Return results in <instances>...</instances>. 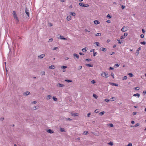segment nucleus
I'll list each match as a JSON object with an SVG mask.
<instances>
[{
    "mask_svg": "<svg viewBox=\"0 0 146 146\" xmlns=\"http://www.w3.org/2000/svg\"><path fill=\"white\" fill-rule=\"evenodd\" d=\"M101 76L103 77H104L105 76L106 78H107L109 77V76L108 75V74L106 72H104L102 74H101Z\"/></svg>",
    "mask_w": 146,
    "mask_h": 146,
    "instance_id": "obj_1",
    "label": "nucleus"
},
{
    "mask_svg": "<svg viewBox=\"0 0 146 146\" xmlns=\"http://www.w3.org/2000/svg\"><path fill=\"white\" fill-rule=\"evenodd\" d=\"M128 27L125 26H123V28L121 29V31L123 32H125L128 30Z\"/></svg>",
    "mask_w": 146,
    "mask_h": 146,
    "instance_id": "obj_2",
    "label": "nucleus"
},
{
    "mask_svg": "<svg viewBox=\"0 0 146 146\" xmlns=\"http://www.w3.org/2000/svg\"><path fill=\"white\" fill-rule=\"evenodd\" d=\"M56 86L58 87H64L65 85L63 84H61L60 83H58L56 84Z\"/></svg>",
    "mask_w": 146,
    "mask_h": 146,
    "instance_id": "obj_3",
    "label": "nucleus"
},
{
    "mask_svg": "<svg viewBox=\"0 0 146 146\" xmlns=\"http://www.w3.org/2000/svg\"><path fill=\"white\" fill-rule=\"evenodd\" d=\"M25 13L28 17L29 16V10L27 9V8H26Z\"/></svg>",
    "mask_w": 146,
    "mask_h": 146,
    "instance_id": "obj_4",
    "label": "nucleus"
},
{
    "mask_svg": "<svg viewBox=\"0 0 146 146\" xmlns=\"http://www.w3.org/2000/svg\"><path fill=\"white\" fill-rule=\"evenodd\" d=\"M45 56V54H42L41 55L38 56V58H40V59L42 58H44Z\"/></svg>",
    "mask_w": 146,
    "mask_h": 146,
    "instance_id": "obj_5",
    "label": "nucleus"
},
{
    "mask_svg": "<svg viewBox=\"0 0 146 146\" xmlns=\"http://www.w3.org/2000/svg\"><path fill=\"white\" fill-rule=\"evenodd\" d=\"M71 114L72 116H74V117L78 116L79 115V114L78 113H72Z\"/></svg>",
    "mask_w": 146,
    "mask_h": 146,
    "instance_id": "obj_6",
    "label": "nucleus"
},
{
    "mask_svg": "<svg viewBox=\"0 0 146 146\" xmlns=\"http://www.w3.org/2000/svg\"><path fill=\"white\" fill-rule=\"evenodd\" d=\"M46 131L48 133H54L53 131H52L51 129H47Z\"/></svg>",
    "mask_w": 146,
    "mask_h": 146,
    "instance_id": "obj_7",
    "label": "nucleus"
},
{
    "mask_svg": "<svg viewBox=\"0 0 146 146\" xmlns=\"http://www.w3.org/2000/svg\"><path fill=\"white\" fill-rule=\"evenodd\" d=\"M73 56L75 57H76L77 59L79 58V55L76 53H74L73 54Z\"/></svg>",
    "mask_w": 146,
    "mask_h": 146,
    "instance_id": "obj_8",
    "label": "nucleus"
},
{
    "mask_svg": "<svg viewBox=\"0 0 146 146\" xmlns=\"http://www.w3.org/2000/svg\"><path fill=\"white\" fill-rule=\"evenodd\" d=\"M66 19L68 21H69L71 19V17L70 15L68 16L66 18Z\"/></svg>",
    "mask_w": 146,
    "mask_h": 146,
    "instance_id": "obj_9",
    "label": "nucleus"
},
{
    "mask_svg": "<svg viewBox=\"0 0 146 146\" xmlns=\"http://www.w3.org/2000/svg\"><path fill=\"white\" fill-rule=\"evenodd\" d=\"M39 108V106H37L34 107L33 108V110H36L38 109Z\"/></svg>",
    "mask_w": 146,
    "mask_h": 146,
    "instance_id": "obj_10",
    "label": "nucleus"
},
{
    "mask_svg": "<svg viewBox=\"0 0 146 146\" xmlns=\"http://www.w3.org/2000/svg\"><path fill=\"white\" fill-rule=\"evenodd\" d=\"M13 17L14 18L17 20V22H18L19 21V20L17 16V15L14 16Z\"/></svg>",
    "mask_w": 146,
    "mask_h": 146,
    "instance_id": "obj_11",
    "label": "nucleus"
},
{
    "mask_svg": "<svg viewBox=\"0 0 146 146\" xmlns=\"http://www.w3.org/2000/svg\"><path fill=\"white\" fill-rule=\"evenodd\" d=\"M60 39H63V40H67V38H65L63 36H62L61 35H60Z\"/></svg>",
    "mask_w": 146,
    "mask_h": 146,
    "instance_id": "obj_12",
    "label": "nucleus"
},
{
    "mask_svg": "<svg viewBox=\"0 0 146 146\" xmlns=\"http://www.w3.org/2000/svg\"><path fill=\"white\" fill-rule=\"evenodd\" d=\"M49 68L51 69H53L55 68V66L54 65H51L49 66Z\"/></svg>",
    "mask_w": 146,
    "mask_h": 146,
    "instance_id": "obj_13",
    "label": "nucleus"
},
{
    "mask_svg": "<svg viewBox=\"0 0 146 146\" xmlns=\"http://www.w3.org/2000/svg\"><path fill=\"white\" fill-rule=\"evenodd\" d=\"M30 92L28 91H27L24 93V94L26 96H28L30 94Z\"/></svg>",
    "mask_w": 146,
    "mask_h": 146,
    "instance_id": "obj_14",
    "label": "nucleus"
},
{
    "mask_svg": "<svg viewBox=\"0 0 146 146\" xmlns=\"http://www.w3.org/2000/svg\"><path fill=\"white\" fill-rule=\"evenodd\" d=\"M60 131L62 132H65V131L64 129L63 128H62L61 127L60 128Z\"/></svg>",
    "mask_w": 146,
    "mask_h": 146,
    "instance_id": "obj_15",
    "label": "nucleus"
},
{
    "mask_svg": "<svg viewBox=\"0 0 146 146\" xmlns=\"http://www.w3.org/2000/svg\"><path fill=\"white\" fill-rule=\"evenodd\" d=\"M65 81L67 82H72V80H70L66 79L65 80Z\"/></svg>",
    "mask_w": 146,
    "mask_h": 146,
    "instance_id": "obj_16",
    "label": "nucleus"
},
{
    "mask_svg": "<svg viewBox=\"0 0 146 146\" xmlns=\"http://www.w3.org/2000/svg\"><path fill=\"white\" fill-rule=\"evenodd\" d=\"M137 96L138 97V98H139L140 96V94L138 93H137L136 94H134L133 95V96Z\"/></svg>",
    "mask_w": 146,
    "mask_h": 146,
    "instance_id": "obj_17",
    "label": "nucleus"
},
{
    "mask_svg": "<svg viewBox=\"0 0 146 146\" xmlns=\"http://www.w3.org/2000/svg\"><path fill=\"white\" fill-rule=\"evenodd\" d=\"M94 23L95 24L97 25L99 23V22L97 20H95L94 21Z\"/></svg>",
    "mask_w": 146,
    "mask_h": 146,
    "instance_id": "obj_18",
    "label": "nucleus"
},
{
    "mask_svg": "<svg viewBox=\"0 0 146 146\" xmlns=\"http://www.w3.org/2000/svg\"><path fill=\"white\" fill-rule=\"evenodd\" d=\"M105 113V112L104 111H102L101 112H100L99 113V114L100 115H103Z\"/></svg>",
    "mask_w": 146,
    "mask_h": 146,
    "instance_id": "obj_19",
    "label": "nucleus"
},
{
    "mask_svg": "<svg viewBox=\"0 0 146 146\" xmlns=\"http://www.w3.org/2000/svg\"><path fill=\"white\" fill-rule=\"evenodd\" d=\"M86 66H87L88 67H92L93 66V65L92 64H86Z\"/></svg>",
    "mask_w": 146,
    "mask_h": 146,
    "instance_id": "obj_20",
    "label": "nucleus"
},
{
    "mask_svg": "<svg viewBox=\"0 0 146 146\" xmlns=\"http://www.w3.org/2000/svg\"><path fill=\"white\" fill-rule=\"evenodd\" d=\"M70 14L73 16H75L76 15V14L75 13L71 12Z\"/></svg>",
    "mask_w": 146,
    "mask_h": 146,
    "instance_id": "obj_21",
    "label": "nucleus"
},
{
    "mask_svg": "<svg viewBox=\"0 0 146 146\" xmlns=\"http://www.w3.org/2000/svg\"><path fill=\"white\" fill-rule=\"evenodd\" d=\"M108 126H110V127H113V125L112 123H109L108 124Z\"/></svg>",
    "mask_w": 146,
    "mask_h": 146,
    "instance_id": "obj_22",
    "label": "nucleus"
},
{
    "mask_svg": "<svg viewBox=\"0 0 146 146\" xmlns=\"http://www.w3.org/2000/svg\"><path fill=\"white\" fill-rule=\"evenodd\" d=\"M101 35V33H98L95 35L96 36H100Z\"/></svg>",
    "mask_w": 146,
    "mask_h": 146,
    "instance_id": "obj_23",
    "label": "nucleus"
},
{
    "mask_svg": "<svg viewBox=\"0 0 146 146\" xmlns=\"http://www.w3.org/2000/svg\"><path fill=\"white\" fill-rule=\"evenodd\" d=\"M141 49V47H139V48L137 49V50L136 53H137L138 54H139V50H140Z\"/></svg>",
    "mask_w": 146,
    "mask_h": 146,
    "instance_id": "obj_24",
    "label": "nucleus"
},
{
    "mask_svg": "<svg viewBox=\"0 0 146 146\" xmlns=\"http://www.w3.org/2000/svg\"><path fill=\"white\" fill-rule=\"evenodd\" d=\"M13 16L17 15V14L15 11H13Z\"/></svg>",
    "mask_w": 146,
    "mask_h": 146,
    "instance_id": "obj_25",
    "label": "nucleus"
},
{
    "mask_svg": "<svg viewBox=\"0 0 146 146\" xmlns=\"http://www.w3.org/2000/svg\"><path fill=\"white\" fill-rule=\"evenodd\" d=\"M128 75H129L130 77H132L133 76V75L131 73H129Z\"/></svg>",
    "mask_w": 146,
    "mask_h": 146,
    "instance_id": "obj_26",
    "label": "nucleus"
},
{
    "mask_svg": "<svg viewBox=\"0 0 146 146\" xmlns=\"http://www.w3.org/2000/svg\"><path fill=\"white\" fill-rule=\"evenodd\" d=\"M51 96L50 95H48L47 96V99L48 100L50 99L51 98Z\"/></svg>",
    "mask_w": 146,
    "mask_h": 146,
    "instance_id": "obj_27",
    "label": "nucleus"
},
{
    "mask_svg": "<svg viewBox=\"0 0 146 146\" xmlns=\"http://www.w3.org/2000/svg\"><path fill=\"white\" fill-rule=\"evenodd\" d=\"M79 4L80 5V6H81L82 7H84V4L83 3H79Z\"/></svg>",
    "mask_w": 146,
    "mask_h": 146,
    "instance_id": "obj_28",
    "label": "nucleus"
},
{
    "mask_svg": "<svg viewBox=\"0 0 146 146\" xmlns=\"http://www.w3.org/2000/svg\"><path fill=\"white\" fill-rule=\"evenodd\" d=\"M127 77L126 76H124L122 80H126L127 79Z\"/></svg>",
    "mask_w": 146,
    "mask_h": 146,
    "instance_id": "obj_29",
    "label": "nucleus"
},
{
    "mask_svg": "<svg viewBox=\"0 0 146 146\" xmlns=\"http://www.w3.org/2000/svg\"><path fill=\"white\" fill-rule=\"evenodd\" d=\"M111 84L113 86H118V85L117 84H116L115 83H111Z\"/></svg>",
    "mask_w": 146,
    "mask_h": 146,
    "instance_id": "obj_30",
    "label": "nucleus"
},
{
    "mask_svg": "<svg viewBox=\"0 0 146 146\" xmlns=\"http://www.w3.org/2000/svg\"><path fill=\"white\" fill-rule=\"evenodd\" d=\"M140 43L141 44H144V45H145L146 44V43L145 41L141 42Z\"/></svg>",
    "mask_w": 146,
    "mask_h": 146,
    "instance_id": "obj_31",
    "label": "nucleus"
},
{
    "mask_svg": "<svg viewBox=\"0 0 146 146\" xmlns=\"http://www.w3.org/2000/svg\"><path fill=\"white\" fill-rule=\"evenodd\" d=\"M82 51L84 52H86L87 50L86 48H84L82 50Z\"/></svg>",
    "mask_w": 146,
    "mask_h": 146,
    "instance_id": "obj_32",
    "label": "nucleus"
},
{
    "mask_svg": "<svg viewBox=\"0 0 146 146\" xmlns=\"http://www.w3.org/2000/svg\"><path fill=\"white\" fill-rule=\"evenodd\" d=\"M53 99L55 101H57V99L55 97H53Z\"/></svg>",
    "mask_w": 146,
    "mask_h": 146,
    "instance_id": "obj_33",
    "label": "nucleus"
},
{
    "mask_svg": "<svg viewBox=\"0 0 146 146\" xmlns=\"http://www.w3.org/2000/svg\"><path fill=\"white\" fill-rule=\"evenodd\" d=\"M67 68V66H62L61 67V68L62 69H65L66 68Z\"/></svg>",
    "mask_w": 146,
    "mask_h": 146,
    "instance_id": "obj_34",
    "label": "nucleus"
},
{
    "mask_svg": "<svg viewBox=\"0 0 146 146\" xmlns=\"http://www.w3.org/2000/svg\"><path fill=\"white\" fill-rule=\"evenodd\" d=\"M93 96L96 99L98 97V96H97V95L96 94H93Z\"/></svg>",
    "mask_w": 146,
    "mask_h": 146,
    "instance_id": "obj_35",
    "label": "nucleus"
},
{
    "mask_svg": "<svg viewBox=\"0 0 146 146\" xmlns=\"http://www.w3.org/2000/svg\"><path fill=\"white\" fill-rule=\"evenodd\" d=\"M139 123H137L134 126L135 127H136L138 126H139Z\"/></svg>",
    "mask_w": 146,
    "mask_h": 146,
    "instance_id": "obj_36",
    "label": "nucleus"
},
{
    "mask_svg": "<svg viewBox=\"0 0 146 146\" xmlns=\"http://www.w3.org/2000/svg\"><path fill=\"white\" fill-rule=\"evenodd\" d=\"M98 54V53L97 52H94L93 54V56H96Z\"/></svg>",
    "mask_w": 146,
    "mask_h": 146,
    "instance_id": "obj_37",
    "label": "nucleus"
},
{
    "mask_svg": "<svg viewBox=\"0 0 146 146\" xmlns=\"http://www.w3.org/2000/svg\"><path fill=\"white\" fill-rule=\"evenodd\" d=\"M89 6V5L88 4H84V7H88Z\"/></svg>",
    "mask_w": 146,
    "mask_h": 146,
    "instance_id": "obj_38",
    "label": "nucleus"
},
{
    "mask_svg": "<svg viewBox=\"0 0 146 146\" xmlns=\"http://www.w3.org/2000/svg\"><path fill=\"white\" fill-rule=\"evenodd\" d=\"M105 101L107 102H108L110 101V100L108 99H105Z\"/></svg>",
    "mask_w": 146,
    "mask_h": 146,
    "instance_id": "obj_39",
    "label": "nucleus"
},
{
    "mask_svg": "<svg viewBox=\"0 0 146 146\" xmlns=\"http://www.w3.org/2000/svg\"><path fill=\"white\" fill-rule=\"evenodd\" d=\"M107 18H109L110 19L111 18V16L109 14H108L107 15Z\"/></svg>",
    "mask_w": 146,
    "mask_h": 146,
    "instance_id": "obj_40",
    "label": "nucleus"
},
{
    "mask_svg": "<svg viewBox=\"0 0 146 146\" xmlns=\"http://www.w3.org/2000/svg\"><path fill=\"white\" fill-rule=\"evenodd\" d=\"M86 60L87 61H91V60L90 58H87L86 59Z\"/></svg>",
    "mask_w": 146,
    "mask_h": 146,
    "instance_id": "obj_41",
    "label": "nucleus"
},
{
    "mask_svg": "<svg viewBox=\"0 0 146 146\" xmlns=\"http://www.w3.org/2000/svg\"><path fill=\"white\" fill-rule=\"evenodd\" d=\"M135 90H139V87H135Z\"/></svg>",
    "mask_w": 146,
    "mask_h": 146,
    "instance_id": "obj_42",
    "label": "nucleus"
},
{
    "mask_svg": "<svg viewBox=\"0 0 146 146\" xmlns=\"http://www.w3.org/2000/svg\"><path fill=\"white\" fill-rule=\"evenodd\" d=\"M120 5L122 9H123L125 8V6L122 5L121 4Z\"/></svg>",
    "mask_w": 146,
    "mask_h": 146,
    "instance_id": "obj_43",
    "label": "nucleus"
},
{
    "mask_svg": "<svg viewBox=\"0 0 146 146\" xmlns=\"http://www.w3.org/2000/svg\"><path fill=\"white\" fill-rule=\"evenodd\" d=\"M82 68V66H79L78 67V70H79L81 69Z\"/></svg>",
    "mask_w": 146,
    "mask_h": 146,
    "instance_id": "obj_44",
    "label": "nucleus"
},
{
    "mask_svg": "<svg viewBox=\"0 0 146 146\" xmlns=\"http://www.w3.org/2000/svg\"><path fill=\"white\" fill-rule=\"evenodd\" d=\"M88 133V131H84V133H84V135H87V134Z\"/></svg>",
    "mask_w": 146,
    "mask_h": 146,
    "instance_id": "obj_45",
    "label": "nucleus"
},
{
    "mask_svg": "<svg viewBox=\"0 0 146 146\" xmlns=\"http://www.w3.org/2000/svg\"><path fill=\"white\" fill-rule=\"evenodd\" d=\"M95 43L96 44L97 46H99V43L98 42H96Z\"/></svg>",
    "mask_w": 146,
    "mask_h": 146,
    "instance_id": "obj_46",
    "label": "nucleus"
},
{
    "mask_svg": "<svg viewBox=\"0 0 146 146\" xmlns=\"http://www.w3.org/2000/svg\"><path fill=\"white\" fill-rule=\"evenodd\" d=\"M109 144L110 145H112L113 144V143L112 142H110L109 143Z\"/></svg>",
    "mask_w": 146,
    "mask_h": 146,
    "instance_id": "obj_47",
    "label": "nucleus"
},
{
    "mask_svg": "<svg viewBox=\"0 0 146 146\" xmlns=\"http://www.w3.org/2000/svg\"><path fill=\"white\" fill-rule=\"evenodd\" d=\"M102 50L103 51L105 52L106 51V48H102Z\"/></svg>",
    "mask_w": 146,
    "mask_h": 146,
    "instance_id": "obj_48",
    "label": "nucleus"
},
{
    "mask_svg": "<svg viewBox=\"0 0 146 146\" xmlns=\"http://www.w3.org/2000/svg\"><path fill=\"white\" fill-rule=\"evenodd\" d=\"M66 120L67 121H68V120L71 121L72 120V119L70 118H66Z\"/></svg>",
    "mask_w": 146,
    "mask_h": 146,
    "instance_id": "obj_49",
    "label": "nucleus"
},
{
    "mask_svg": "<svg viewBox=\"0 0 146 146\" xmlns=\"http://www.w3.org/2000/svg\"><path fill=\"white\" fill-rule=\"evenodd\" d=\"M128 35V33H125L124 34L123 36H127Z\"/></svg>",
    "mask_w": 146,
    "mask_h": 146,
    "instance_id": "obj_50",
    "label": "nucleus"
},
{
    "mask_svg": "<svg viewBox=\"0 0 146 146\" xmlns=\"http://www.w3.org/2000/svg\"><path fill=\"white\" fill-rule=\"evenodd\" d=\"M53 40V39L52 38H50L49 39V42H52Z\"/></svg>",
    "mask_w": 146,
    "mask_h": 146,
    "instance_id": "obj_51",
    "label": "nucleus"
},
{
    "mask_svg": "<svg viewBox=\"0 0 146 146\" xmlns=\"http://www.w3.org/2000/svg\"><path fill=\"white\" fill-rule=\"evenodd\" d=\"M109 69L110 70H112L114 69V68L112 67H110L109 68Z\"/></svg>",
    "mask_w": 146,
    "mask_h": 146,
    "instance_id": "obj_52",
    "label": "nucleus"
},
{
    "mask_svg": "<svg viewBox=\"0 0 146 146\" xmlns=\"http://www.w3.org/2000/svg\"><path fill=\"white\" fill-rule=\"evenodd\" d=\"M125 38V37L123 36H121L120 37V38L121 39H123Z\"/></svg>",
    "mask_w": 146,
    "mask_h": 146,
    "instance_id": "obj_53",
    "label": "nucleus"
},
{
    "mask_svg": "<svg viewBox=\"0 0 146 146\" xmlns=\"http://www.w3.org/2000/svg\"><path fill=\"white\" fill-rule=\"evenodd\" d=\"M110 54L111 55H112L113 54H114L115 53V52H110Z\"/></svg>",
    "mask_w": 146,
    "mask_h": 146,
    "instance_id": "obj_54",
    "label": "nucleus"
},
{
    "mask_svg": "<svg viewBox=\"0 0 146 146\" xmlns=\"http://www.w3.org/2000/svg\"><path fill=\"white\" fill-rule=\"evenodd\" d=\"M94 112L95 113H98L99 112V111L98 110V109H96V110H95V111H94Z\"/></svg>",
    "mask_w": 146,
    "mask_h": 146,
    "instance_id": "obj_55",
    "label": "nucleus"
},
{
    "mask_svg": "<svg viewBox=\"0 0 146 146\" xmlns=\"http://www.w3.org/2000/svg\"><path fill=\"white\" fill-rule=\"evenodd\" d=\"M119 64H115L114 66V67L115 68V66H116L117 67H119Z\"/></svg>",
    "mask_w": 146,
    "mask_h": 146,
    "instance_id": "obj_56",
    "label": "nucleus"
},
{
    "mask_svg": "<svg viewBox=\"0 0 146 146\" xmlns=\"http://www.w3.org/2000/svg\"><path fill=\"white\" fill-rule=\"evenodd\" d=\"M132 145L131 143H129L127 145V146H132Z\"/></svg>",
    "mask_w": 146,
    "mask_h": 146,
    "instance_id": "obj_57",
    "label": "nucleus"
},
{
    "mask_svg": "<svg viewBox=\"0 0 146 146\" xmlns=\"http://www.w3.org/2000/svg\"><path fill=\"white\" fill-rule=\"evenodd\" d=\"M144 37V35L143 34H141V35L140 37H141V38H143Z\"/></svg>",
    "mask_w": 146,
    "mask_h": 146,
    "instance_id": "obj_58",
    "label": "nucleus"
},
{
    "mask_svg": "<svg viewBox=\"0 0 146 146\" xmlns=\"http://www.w3.org/2000/svg\"><path fill=\"white\" fill-rule=\"evenodd\" d=\"M4 119V117H1L0 118V120L1 121H3Z\"/></svg>",
    "mask_w": 146,
    "mask_h": 146,
    "instance_id": "obj_59",
    "label": "nucleus"
},
{
    "mask_svg": "<svg viewBox=\"0 0 146 146\" xmlns=\"http://www.w3.org/2000/svg\"><path fill=\"white\" fill-rule=\"evenodd\" d=\"M111 75L113 77V78H114V75L113 73H111Z\"/></svg>",
    "mask_w": 146,
    "mask_h": 146,
    "instance_id": "obj_60",
    "label": "nucleus"
},
{
    "mask_svg": "<svg viewBox=\"0 0 146 146\" xmlns=\"http://www.w3.org/2000/svg\"><path fill=\"white\" fill-rule=\"evenodd\" d=\"M146 93V90L144 91L143 92V95H145V94Z\"/></svg>",
    "mask_w": 146,
    "mask_h": 146,
    "instance_id": "obj_61",
    "label": "nucleus"
},
{
    "mask_svg": "<svg viewBox=\"0 0 146 146\" xmlns=\"http://www.w3.org/2000/svg\"><path fill=\"white\" fill-rule=\"evenodd\" d=\"M91 82L93 84H94L95 82V81L94 80L91 81Z\"/></svg>",
    "mask_w": 146,
    "mask_h": 146,
    "instance_id": "obj_62",
    "label": "nucleus"
},
{
    "mask_svg": "<svg viewBox=\"0 0 146 146\" xmlns=\"http://www.w3.org/2000/svg\"><path fill=\"white\" fill-rule=\"evenodd\" d=\"M91 113H89L88 114L87 116L88 117H89Z\"/></svg>",
    "mask_w": 146,
    "mask_h": 146,
    "instance_id": "obj_63",
    "label": "nucleus"
},
{
    "mask_svg": "<svg viewBox=\"0 0 146 146\" xmlns=\"http://www.w3.org/2000/svg\"><path fill=\"white\" fill-rule=\"evenodd\" d=\"M79 54L80 55H84V54L83 53H82V52H80L79 53Z\"/></svg>",
    "mask_w": 146,
    "mask_h": 146,
    "instance_id": "obj_64",
    "label": "nucleus"
}]
</instances>
